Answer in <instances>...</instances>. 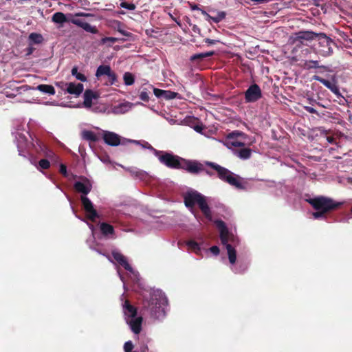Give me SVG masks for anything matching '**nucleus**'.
<instances>
[{
	"mask_svg": "<svg viewBox=\"0 0 352 352\" xmlns=\"http://www.w3.org/2000/svg\"><path fill=\"white\" fill-rule=\"evenodd\" d=\"M164 304L165 299L162 296L157 298V295L153 294L148 302L147 307L145 306L146 311L155 319L162 318L165 316Z\"/></svg>",
	"mask_w": 352,
	"mask_h": 352,
	"instance_id": "obj_5",
	"label": "nucleus"
},
{
	"mask_svg": "<svg viewBox=\"0 0 352 352\" xmlns=\"http://www.w3.org/2000/svg\"><path fill=\"white\" fill-rule=\"evenodd\" d=\"M60 173L65 177H67V166L63 164H61L60 165V170H59Z\"/></svg>",
	"mask_w": 352,
	"mask_h": 352,
	"instance_id": "obj_46",
	"label": "nucleus"
},
{
	"mask_svg": "<svg viewBox=\"0 0 352 352\" xmlns=\"http://www.w3.org/2000/svg\"><path fill=\"white\" fill-rule=\"evenodd\" d=\"M82 137L84 140L91 142H96L98 140V138L96 134L91 131H83L82 133Z\"/></svg>",
	"mask_w": 352,
	"mask_h": 352,
	"instance_id": "obj_29",
	"label": "nucleus"
},
{
	"mask_svg": "<svg viewBox=\"0 0 352 352\" xmlns=\"http://www.w3.org/2000/svg\"><path fill=\"white\" fill-rule=\"evenodd\" d=\"M313 79L322 83L324 86H325L327 88H328L329 89L330 88H331V86L333 85V84L334 83V82H331L328 80H326L319 76H313Z\"/></svg>",
	"mask_w": 352,
	"mask_h": 352,
	"instance_id": "obj_36",
	"label": "nucleus"
},
{
	"mask_svg": "<svg viewBox=\"0 0 352 352\" xmlns=\"http://www.w3.org/2000/svg\"><path fill=\"white\" fill-rule=\"evenodd\" d=\"M100 229L101 233L104 236H107L109 234H113L115 233L114 228L107 223H101L100 226Z\"/></svg>",
	"mask_w": 352,
	"mask_h": 352,
	"instance_id": "obj_27",
	"label": "nucleus"
},
{
	"mask_svg": "<svg viewBox=\"0 0 352 352\" xmlns=\"http://www.w3.org/2000/svg\"><path fill=\"white\" fill-rule=\"evenodd\" d=\"M160 162L169 168L186 170L191 175H198L203 170L200 162L186 160L178 155L162 152L157 155Z\"/></svg>",
	"mask_w": 352,
	"mask_h": 352,
	"instance_id": "obj_1",
	"label": "nucleus"
},
{
	"mask_svg": "<svg viewBox=\"0 0 352 352\" xmlns=\"http://www.w3.org/2000/svg\"><path fill=\"white\" fill-rule=\"evenodd\" d=\"M52 19L53 22L58 24H63L67 21L65 14L60 12H55Z\"/></svg>",
	"mask_w": 352,
	"mask_h": 352,
	"instance_id": "obj_31",
	"label": "nucleus"
},
{
	"mask_svg": "<svg viewBox=\"0 0 352 352\" xmlns=\"http://www.w3.org/2000/svg\"><path fill=\"white\" fill-rule=\"evenodd\" d=\"M304 67L307 69H313V68H322L325 71H328V67L324 65H320L319 62L318 60H306L304 63Z\"/></svg>",
	"mask_w": 352,
	"mask_h": 352,
	"instance_id": "obj_28",
	"label": "nucleus"
},
{
	"mask_svg": "<svg viewBox=\"0 0 352 352\" xmlns=\"http://www.w3.org/2000/svg\"><path fill=\"white\" fill-rule=\"evenodd\" d=\"M305 110L310 113H314V114H318V111L313 107H305Z\"/></svg>",
	"mask_w": 352,
	"mask_h": 352,
	"instance_id": "obj_49",
	"label": "nucleus"
},
{
	"mask_svg": "<svg viewBox=\"0 0 352 352\" xmlns=\"http://www.w3.org/2000/svg\"><path fill=\"white\" fill-rule=\"evenodd\" d=\"M197 30V28H195V27L193 28V31H195Z\"/></svg>",
	"mask_w": 352,
	"mask_h": 352,
	"instance_id": "obj_58",
	"label": "nucleus"
},
{
	"mask_svg": "<svg viewBox=\"0 0 352 352\" xmlns=\"http://www.w3.org/2000/svg\"><path fill=\"white\" fill-rule=\"evenodd\" d=\"M245 134L243 132L235 131L229 133L226 140V144L228 147H243L245 143L239 141L237 138L243 136Z\"/></svg>",
	"mask_w": 352,
	"mask_h": 352,
	"instance_id": "obj_10",
	"label": "nucleus"
},
{
	"mask_svg": "<svg viewBox=\"0 0 352 352\" xmlns=\"http://www.w3.org/2000/svg\"><path fill=\"white\" fill-rule=\"evenodd\" d=\"M148 90L146 88H144L140 94V98L144 102H148L149 96H148Z\"/></svg>",
	"mask_w": 352,
	"mask_h": 352,
	"instance_id": "obj_39",
	"label": "nucleus"
},
{
	"mask_svg": "<svg viewBox=\"0 0 352 352\" xmlns=\"http://www.w3.org/2000/svg\"><path fill=\"white\" fill-rule=\"evenodd\" d=\"M70 21L72 23L82 28L84 30H85L87 32H90L92 34L98 33V30L96 27L91 26L89 23H88L82 19L74 18L72 19Z\"/></svg>",
	"mask_w": 352,
	"mask_h": 352,
	"instance_id": "obj_16",
	"label": "nucleus"
},
{
	"mask_svg": "<svg viewBox=\"0 0 352 352\" xmlns=\"http://www.w3.org/2000/svg\"><path fill=\"white\" fill-rule=\"evenodd\" d=\"M195 129H196L197 131H199L201 130V129L199 128L198 126H197Z\"/></svg>",
	"mask_w": 352,
	"mask_h": 352,
	"instance_id": "obj_57",
	"label": "nucleus"
},
{
	"mask_svg": "<svg viewBox=\"0 0 352 352\" xmlns=\"http://www.w3.org/2000/svg\"><path fill=\"white\" fill-rule=\"evenodd\" d=\"M70 21L72 23L82 28L84 30H85L87 32H90L92 34L98 33V30L96 27L91 26L89 23H88L82 19L74 18L72 19Z\"/></svg>",
	"mask_w": 352,
	"mask_h": 352,
	"instance_id": "obj_15",
	"label": "nucleus"
},
{
	"mask_svg": "<svg viewBox=\"0 0 352 352\" xmlns=\"http://www.w3.org/2000/svg\"><path fill=\"white\" fill-rule=\"evenodd\" d=\"M210 251L214 255H218L219 254V248L216 246V245H214V246H212L210 248Z\"/></svg>",
	"mask_w": 352,
	"mask_h": 352,
	"instance_id": "obj_48",
	"label": "nucleus"
},
{
	"mask_svg": "<svg viewBox=\"0 0 352 352\" xmlns=\"http://www.w3.org/2000/svg\"><path fill=\"white\" fill-rule=\"evenodd\" d=\"M197 30V28H195V27L193 28V31H195Z\"/></svg>",
	"mask_w": 352,
	"mask_h": 352,
	"instance_id": "obj_59",
	"label": "nucleus"
},
{
	"mask_svg": "<svg viewBox=\"0 0 352 352\" xmlns=\"http://www.w3.org/2000/svg\"><path fill=\"white\" fill-rule=\"evenodd\" d=\"M124 82L126 86L132 85L135 82V77L130 72H125L123 76Z\"/></svg>",
	"mask_w": 352,
	"mask_h": 352,
	"instance_id": "obj_35",
	"label": "nucleus"
},
{
	"mask_svg": "<svg viewBox=\"0 0 352 352\" xmlns=\"http://www.w3.org/2000/svg\"><path fill=\"white\" fill-rule=\"evenodd\" d=\"M72 74L76 78V79L85 82L87 80L86 76L81 74L78 72V68L76 67H74L72 69Z\"/></svg>",
	"mask_w": 352,
	"mask_h": 352,
	"instance_id": "obj_37",
	"label": "nucleus"
},
{
	"mask_svg": "<svg viewBox=\"0 0 352 352\" xmlns=\"http://www.w3.org/2000/svg\"><path fill=\"white\" fill-rule=\"evenodd\" d=\"M38 165L42 169H48L50 166L49 160L46 159H42L38 162Z\"/></svg>",
	"mask_w": 352,
	"mask_h": 352,
	"instance_id": "obj_41",
	"label": "nucleus"
},
{
	"mask_svg": "<svg viewBox=\"0 0 352 352\" xmlns=\"http://www.w3.org/2000/svg\"><path fill=\"white\" fill-rule=\"evenodd\" d=\"M111 255L114 260L122 267H123L126 270L129 272H132L133 268L128 263L126 258L120 252L118 251H112Z\"/></svg>",
	"mask_w": 352,
	"mask_h": 352,
	"instance_id": "obj_11",
	"label": "nucleus"
},
{
	"mask_svg": "<svg viewBox=\"0 0 352 352\" xmlns=\"http://www.w3.org/2000/svg\"><path fill=\"white\" fill-rule=\"evenodd\" d=\"M81 203L85 210L87 217L91 221L95 222L96 219L99 217L97 211L94 209L91 200L86 196H81Z\"/></svg>",
	"mask_w": 352,
	"mask_h": 352,
	"instance_id": "obj_9",
	"label": "nucleus"
},
{
	"mask_svg": "<svg viewBox=\"0 0 352 352\" xmlns=\"http://www.w3.org/2000/svg\"><path fill=\"white\" fill-rule=\"evenodd\" d=\"M217 225L220 230V239L223 245L226 246L230 240L229 231L224 221L219 220L217 221Z\"/></svg>",
	"mask_w": 352,
	"mask_h": 352,
	"instance_id": "obj_13",
	"label": "nucleus"
},
{
	"mask_svg": "<svg viewBox=\"0 0 352 352\" xmlns=\"http://www.w3.org/2000/svg\"><path fill=\"white\" fill-rule=\"evenodd\" d=\"M102 76H106L108 78L107 84L114 85L117 82V75L113 72L109 65H100L96 70V76L99 78Z\"/></svg>",
	"mask_w": 352,
	"mask_h": 352,
	"instance_id": "obj_8",
	"label": "nucleus"
},
{
	"mask_svg": "<svg viewBox=\"0 0 352 352\" xmlns=\"http://www.w3.org/2000/svg\"><path fill=\"white\" fill-rule=\"evenodd\" d=\"M65 85L67 87V91L70 94L79 96L83 91V85L81 83L69 82Z\"/></svg>",
	"mask_w": 352,
	"mask_h": 352,
	"instance_id": "obj_22",
	"label": "nucleus"
},
{
	"mask_svg": "<svg viewBox=\"0 0 352 352\" xmlns=\"http://www.w3.org/2000/svg\"><path fill=\"white\" fill-rule=\"evenodd\" d=\"M124 312L126 316L129 318H135L137 315V309L131 305L129 300H126L123 305Z\"/></svg>",
	"mask_w": 352,
	"mask_h": 352,
	"instance_id": "obj_23",
	"label": "nucleus"
},
{
	"mask_svg": "<svg viewBox=\"0 0 352 352\" xmlns=\"http://www.w3.org/2000/svg\"><path fill=\"white\" fill-rule=\"evenodd\" d=\"M200 164L202 166L203 170H200L198 173V175L201 172H205L206 174L210 177H213L214 175V173L213 171L208 170L205 168L206 165L215 170L218 178L223 182H225L230 185L234 186L237 189H245V185L242 182L243 179L240 176L236 175L231 172L228 168L223 167L217 163L209 161H206L204 164L200 162Z\"/></svg>",
	"mask_w": 352,
	"mask_h": 352,
	"instance_id": "obj_2",
	"label": "nucleus"
},
{
	"mask_svg": "<svg viewBox=\"0 0 352 352\" xmlns=\"http://www.w3.org/2000/svg\"><path fill=\"white\" fill-rule=\"evenodd\" d=\"M90 16V14H87V13H84V12H80V13H77L76 14V16Z\"/></svg>",
	"mask_w": 352,
	"mask_h": 352,
	"instance_id": "obj_53",
	"label": "nucleus"
},
{
	"mask_svg": "<svg viewBox=\"0 0 352 352\" xmlns=\"http://www.w3.org/2000/svg\"><path fill=\"white\" fill-rule=\"evenodd\" d=\"M307 201L316 210L313 212V217L316 219L324 217L327 213L338 209L343 204L324 196L309 198Z\"/></svg>",
	"mask_w": 352,
	"mask_h": 352,
	"instance_id": "obj_4",
	"label": "nucleus"
},
{
	"mask_svg": "<svg viewBox=\"0 0 352 352\" xmlns=\"http://www.w3.org/2000/svg\"><path fill=\"white\" fill-rule=\"evenodd\" d=\"M183 197L186 207L194 214L195 217H196V212L194 208L197 205L204 217L210 221L212 220V211L204 195L197 190H189L184 194Z\"/></svg>",
	"mask_w": 352,
	"mask_h": 352,
	"instance_id": "obj_3",
	"label": "nucleus"
},
{
	"mask_svg": "<svg viewBox=\"0 0 352 352\" xmlns=\"http://www.w3.org/2000/svg\"><path fill=\"white\" fill-rule=\"evenodd\" d=\"M74 189L78 192L82 193L87 195L92 189V185L90 184L88 179H86L85 182H76L74 185Z\"/></svg>",
	"mask_w": 352,
	"mask_h": 352,
	"instance_id": "obj_19",
	"label": "nucleus"
},
{
	"mask_svg": "<svg viewBox=\"0 0 352 352\" xmlns=\"http://www.w3.org/2000/svg\"><path fill=\"white\" fill-rule=\"evenodd\" d=\"M150 89H153L155 96L157 98H162L164 94V90L153 87L152 85H149Z\"/></svg>",
	"mask_w": 352,
	"mask_h": 352,
	"instance_id": "obj_42",
	"label": "nucleus"
},
{
	"mask_svg": "<svg viewBox=\"0 0 352 352\" xmlns=\"http://www.w3.org/2000/svg\"><path fill=\"white\" fill-rule=\"evenodd\" d=\"M120 7L129 10H134L136 6L134 3L123 1L120 3Z\"/></svg>",
	"mask_w": 352,
	"mask_h": 352,
	"instance_id": "obj_40",
	"label": "nucleus"
},
{
	"mask_svg": "<svg viewBox=\"0 0 352 352\" xmlns=\"http://www.w3.org/2000/svg\"><path fill=\"white\" fill-rule=\"evenodd\" d=\"M329 90H331V91L333 92L337 96H340L339 88L337 86L336 82H334L333 84V85L331 86V88H330Z\"/></svg>",
	"mask_w": 352,
	"mask_h": 352,
	"instance_id": "obj_45",
	"label": "nucleus"
},
{
	"mask_svg": "<svg viewBox=\"0 0 352 352\" xmlns=\"http://www.w3.org/2000/svg\"><path fill=\"white\" fill-rule=\"evenodd\" d=\"M138 352H148V348L146 345H142Z\"/></svg>",
	"mask_w": 352,
	"mask_h": 352,
	"instance_id": "obj_51",
	"label": "nucleus"
},
{
	"mask_svg": "<svg viewBox=\"0 0 352 352\" xmlns=\"http://www.w3.org/2000/svg\"><path fill=\"white\" fill-rule=\"evenodd\" d=\"M103 140L107 144L112 146H116L120 144V136L111 131H104Z\"/></svg>",
	"mask_w": 352,
	"mask_h": 352,
	"instance_id": "obj_12",
	"label": "nucleus"
},
{
	"mask_svg": "<svg viewBox=\"0 0 352 352\" xmlns=\"http://www.w3.org/2000/svg\"><path fill=\"white\" fill-rule=\"evenodd\" d=\"M316 39L320 47L318 50L320 54L323 56H329L333 52L331 47V44L333 43V41L324 33H318Z\"/></svg>",
	"mask_w": 352,
	"mask_h": 352,
	"instance_id": "obj_6",
	"label": "nucleus"
},
{
	"mask_svg": "<svg viewBox=\"0 0 352 352\" xmlns=\"http://www.w3.org/2000/svg\"><path fill=\"white\" fill-rule=\"evenodd\" d=\"M84 102L83 104L86 108H91L92 106V100L93 99H96L98 98V95L94 92L91 89H86L84 92Z\"/></svg>",
	"mask_w": 352,
	"mask_h": 352,
	"instance_id": "obj_21",
	"label": "nucleus"
},
{
	"mask_svg": "<svg viewBox=\"0 0 352 352\" xmlns=\"http://www.w3.org/2000/svg\"><path fill=\"white\" fill-rule=\"evenodd\" d=\"M204 42L208 43V45H214L217 43H218L219 41L218 40L210 39V38H206V39H204Z\"/></svg>",
	"mask_w": 352,
	"mask_h": 352,
	"instance_id": "obj_50",
	"label": "nucleus"
},
{
	"mask_svg": "<svg viewBox=\"0 0 352 352\" xmlns=\"http://www.w3.org/2000/svg\"><path fill=\"white\" fill-rule=\"evenodd\" d=\"M142 317L132 318L127 323L129 324L131 331L135 334H139L142 330Z\"/></svg>",
	"mask_w": 352,
	"mask_h": 352,
	"instance_id": "obj_20",
	"label": "nucleus"
},
{
	"mask_svg": "<svg viewBox=\"0 0 352 352\" xmlns=\"http://www.w3.org/2000/svg\"><path fill=\"white\" fill-rule=\"evenodd\" d=\"M36 89L50 95L55 94V89L52 85L41 84L37 86Z\"/></svg>",
	"mask_w": 352,
	"mask_h": 352,
	"instance_id": "obj_32",
	"label": "nucleus"
},
{
	"mask_svg": "<svg viewBox=\"0 0 352 352\" xmlns=\"http://www.w3.org/2000/svg\"><path fill=\"white\" fill-rule=\"evenodd\" d=\"M133 344L131 341H127L124 344V352H132Z\"/></svg>",
	"mask_w": 352,
	"mask_h": 352,
	"instance_id": "obj_43",
	"label": "nucleus"
},
{
	"mask_svg": "<svg viewBox=\"0 0 352 352\" xmlns=\"http://www.w3.org/2000/svg\"><path fill=\"white\" fill-rule=\"evenodd\" d=\"M191 8H192V10H199V8H198V6H197V5H195H195H193V6H192V7H191Z\"/></svg>",
	"mask_w": 352,
	"mask_h": 352,
	"instance_id": "obj_55",
	"label": "nucleus"
},
{
	"mask_svg": "<svg viewBox=\"0 0 352 352\" xmlns=\"http://www.w3.org/2000/svg\"><path fill=\"white\" fill-rule=\"evenodd\" d=\"M234 153L240 159L247 160L251 157L252 149L249 148H242L240 149H236L234 151Z\"/></svg>",
	"mask_w": 352,
	"mask_h": 352,
	"instance_id": "obj_24",
	"label": "nucleus"
},
{
	"mask_svg": "<svg viewBox=\"0 0 352 352\" xmlns=\"http://www.w3.org/2000/svg\"><path fill=\"white\" fill-rule=\"evenodd\" d=\"M117 41V38L113 37H104L102 38V43H106L107 41H111V43H115Z\"/></svg>",
	"mask_w": 352,
	"mask_h": 352,
	"instance_id": "obj_47",
	"label": "nucleus"
},
{
	"mask_svg": "<svg viewBox=\"0 0 352 352\" xmlns=\"http://www.w3.org/2000/svg\"><path fill=\"white\" fill-rule=\"evenodd\" d=\"M327 140L328 141V142L333 144L335 142V138L332 136H328L327 137Z\"/></svg>",
	"mask_w": 352,
	"mask_h": 352,
	"instance_id": "obj_52",
	"label": "nucleus"
},
{
	"mask_svg": "<svg viewBox=\"0 0 352 352\" xmlns=\"http://www.w3.org/2000/svg\"><path fill=\"white\" fill-rule=\"evenodd\" d=\"M214 54V51H210V52H205V53L195 54L190 57V60H192V61L201 60L205 58L212 56Z\"/></svg>",
	"mask_w": 352,
	"mask_h": 352,
	"instance_id": "obj_33",
	"label": "nucleus"
},
{
	"mask_svg": "<svg viewBox=\"0 0 352 352\" xmlns=\"http://www.w3.org/2000/svg\"><path fill=\"white\" fill-rule=\"evenodd\" d=\"M34 48L31 46L28 48V54H31L33 52Z\"/></svg>",
	"mask_w": 352,
	"mask_h": 352,
	"instance_id": "obj_54",
	"label": "nucleus"
},
{
	"mask_svg": "<svg viewBox=\"0 0 352 352\" xmlns=\"http://www.w3.org/2000/svg\"><path fill=\"white\" fill-rule=\"evenodd\" d=\"M178 93L174 92L170 90H164V94L162 98L165 100H171L177 97Z\"/></svg>",
	"mask_w": 352,
	"mask_h": 352,
	"instance_id": "obj_38",
	"label": "nucleus"
},
{
	"mask_svg": "<svg viewBox=\"0 0 352 352\" xmlns=\"http://www.w3.org/2000/svg\"><path fill=\"white\" fill-rule=\"evenodd\" d=\"M226 250L228 252L229 261L231 264H234L236 260V252L230 244H227Z\"/></svg>",
	"mask_w": 352,
	"mask_h": 352,
	"instance_id": "obj_30",
	"label": "nucleus"
},
{
	"mask_svg": "<svg viewBox=\"0 0 352 352\" xmlns=\"http://www.w3.org/2000/svg\"><path fill=\"white\" fill-rule=\"evenodd\" d=\"M318 33H315L312 31H300L296 33L295 40L302 43V41H311L316 39Z\"/></svg>",
	"mask_w": 352,
	"mask_h": 352,
	"instance_id": "obj_18",
	"label": "nucleus"
},
{
	"mask_svg": "<svg viewBox=\"0 0 352 352\" xmlns=\"http://www.w3.org/2000/svg\"><path fill=\"white\" fill-rule=\"evenodd\" d=\"M186 245L190 250L196 254H199L201 252L199 244L194 240L188 241Z\"/></svg>",
	"mask_w": 352,
	"mask_h": 352,
	"instance_id": "obj_34",
	"label": "nucleus"
},
{
	"mask_svg": "<svg viewBox=\"0 0 352 352\" xmlns=\"http://www.w3.org/2000/svg\"><path fill=\"white\" fill-rule=\"evenodd\" d=\"M70 21L72 23L82 28L84 30H85L87 32H90L92 34L98 33V30L96 27L91 26L89 23H88L82 19L74 18L72 19Z\"/></svg>",
	"mask_w": 352,
	"mask_h": 352,
	"instance_id": "obj_14",
	"label": "nucleus"
},
{
	"mask_svg": "<svg viewBox=\"0 0 352 352\" xmlns=\"http://www.w3.org/2000/svg\"><path fill=\"white\" fill-rule=\"evenodd\" d=\"M130 142H133V143L137 144H140V142L137 141V140H130Z\"/></svg>",
	"mask_w": 352,
	"mask_h": 352,
	"instance_id": "obj_56",
	"label": "nucleus"
},
{
	"mask_svg": "<svg viewBox=\"0 0 352 352\" xmlns=\"http://www.w3.org/2000/svg\"><path fill=\"white\" fill-rule=\"evenodd\" d=\"M70 21L72 23L82 28L84 30H85L87 32H90L92 34L98 33V30L96 27L91 26L89 23H88L82 19L74 18L72 19Z\"/></svg>",
	"mask_w": 352,
	"mask_h": 352,
	"instance_id": "obj_17",
	"label": "nucleus"
},
{
	"mask_svg": "<svg viewBox=\"0 0 352 352\" xmlns=\"http://www.w3.org/2000/svg\"><path fill=\"white\" fill-rule=\"evenodd\" d=\"M29 45H32L34 44H41L43 42L44 38L42 34L32 32L28 36Z\"/></svg>",
	"mask_w": 352,
	"mask_h": 352,
	"instance_id": "obj_25",
	"label": "nucleus"
},
{
	"mask_svg": "<svg viewBox=\"0 0 352 352\" xmlns=\"http://www.w3.org/2000/svg\"><path fill=\"white\" fill-rule=\"evenodd\" d=\"M142 146L144 148H148V149H151V150H153L155 151V154L156 156H157L159 154H160L162 153V151H157L155 150L148 142H144V144H142Z\"/></svg>",
	"mask_w": 352,
	"mask_h": 352,
	"instance_id": "obj_44",
	"label": "nucleus"
},
{
	"mask_svg": "<svg viewBox=\"0 0 352 352\" xmlns=\"http://www.w3.org/2000/svg\"><path fill=\"white\" fill-rule=\"evenodd\" d=\"M262 98V91L256 84H252L244 93V99L246 103L255 102Z\"/></svg>",
	"mask_w": 352,
	"mask_h": 352,
	"instance_id": "obj_7",
	"label": "nucleus"
},
{
	"mask_svg": "<svg viewBox=\"0 0 352 352\" xmlns=\"http://www.w3.org/2000/svg\"><path fill=\"white\" fill-rule=\"evenodd\" d=\"M202 14H206L208 19H210L214 23H219L226 18V13L224 11L217 12L215 16H210L207 14L205 11H202Z\"/></svg>",
	"mask_w": 352,
	"mask_h": 352,
	"instance_id": "obj_26",
	"label": "nucleus"
}]
</instances>
